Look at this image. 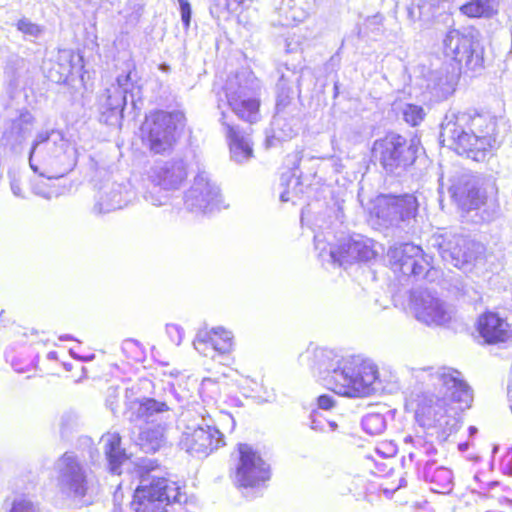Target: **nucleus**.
Returning <instances> with one entry per match:
<instances>
[{
    "instance_id": "obj_1",
    "label": "nucleus",
    "mask_w": 512,
    "mask_h": 512,
    "mask_svg": "<svg viewBox=\"0 0 512 512\" xmlns=\"http://www.w3.org/2000/svg\"><path fill=\"white\" fill-rule=\"evenodd\" d=\"M414 376L433 394L419 405L417 413L443 434L456 432L460 428V413L473 401L472 390L462 374L449 367H427L414 370Z\"/></svg>"
},
{
    "instance_id": "obj_2",
    "label": "nucleus",
    "mask_w": 512,
    "mask_h": 512,
    "mask_svg": "<svg viewBox=\"0 0 512 512\" xmlns=\"http://www.w3.org/2000/svg\"><path fill=\"white\" fill-rule=\"evenodd\" d=\"M137 467L140 485L131 502V508L135 512H164L167 505L186 501V495L175 482L156 473V467L151 460L142 459Z\"/></svg>"
},
{
    "instance_id": "obj_3",
    "label": "nucleus",
    "mask_w": 512,
    "mask_h": 512,
    "mask_svg": "<svg viewBox=\"0 0 512 512\" xmlns=\"http://www.w3.org/2000/svg\"><path fill=\"white\" fill-rule=\"evenodd\" d=\"M180 424L183 431L179 447L192 456L205 457L225 444L223 434L208 414L186 411L181 415Z\"/></svg>"
},
{
    "instance_id": "obj_4",
    "label": "nucleus",
    "mask_w": 512,
    "mask_h": 512,
    "mask_svg": "<svg viewBox=\"0 0 512 512\" xmlns=\"http://www.w3.org/2000/svg\"><path fill=\"white\" fill-rule=\"evenodd\" d=\"M448 192L452 201L463 213L480 210L483 221H491L498 212V203L494 197L482 188L480 178L470 172H459L450 180Z\"/></svg>"
},
{
    "instance_id": "obj_5",
    "label": "nucleus",
    "mask_w": 512,
    "mask_h": 512,
    "mask_svg": "<svg viewBox=\"0 0 512 512\" xmlns=\"http://www.w3.org/2000/svg\"><path fill=\"white\" fill-rule=\"evenodd\" d=\"M225 95L232 111L246 123L256 124L260 118L258 93L260 82L251 71L241 70L229 76Z\"/></svg>"
},
{
    "instance_id": "obj_6",
    "label": "nucleus",
    "mask_w": 512,
    "mask_h": 512,
    "mask_svg": "<svg viewBox=\"0 0 512 512\" xmlns=\"http://www.w3.org/2000/svg\"><path fill=\"white\" fill-rule=\"evenodd\" d=\"M428 249L436 251L444 262L457 268L471 264L484 253L481 243L447 229L430 236Z\"/></svg>"
},
{
    "instance_id": "obj_7",
    "label": "nucleus",
    "mask_w": 512,
    "mask_h": 512,
    "mask_svg": "<svg viewBox=\"0 0 512 512\" xmlns=\"http://www.w3.org/2000/svg\"><path fill=\"white\" fill-rule=\"evenodd\" d=\"M377 367L370 362L353 359L344 362L336 374L334 391L348 397H366L376 390Z\"/></svg>"
},
{
    "instance_id": "obj_8",
    "label": "nucleus",
    "mask_w": 512,
    "mask_h": 512,
    "mask_svg": "<svg viewBox=\"0 0 512 512\" xmlns=\"http://www.w3.org/2000/svg\"><path fill=\"white\" fill-rule=\"evenodd\" d=\"M419 140L412 138L407 141L401 135L391 132L384 139L374 143V151L380 154V162L389 173L397 169H405L416 159Z\"/></svg>"
},
{
    "instance_id": "obj_9",
    "label": "nucleus",
    "mask_w": 512,
    "mask_h": 512,
    "mask_svg": "<svg viewBox=\"0 0 512 512\" xmlns=\"http://www.w3.org/2000/svg\"><path fill=\"white\" fill-rule=\"evenodd\" d=\"M439 141L458 154L478 160V155L499 146L496 136L488 130H441Z\"/></svg>"
},
{
    "instance_id": "obj_10",
    "label": "nucleus",
    "mask_w": 512,
    "mask_h": 512,
    "mask_svg": "<svg viewBox=\"0 0 512 512\" xmlns=\"http://www.w3.org/2000/svg\"><path fill=\"white\" fill-rule=\"evenodd\" d=\"M411 303L415 318L427 326H444L455 317L454 307L428 290L414 292Z\"/></svg>"
},
{
    "instance_id": "obj_11",
    "label": "nucleus",
    "mask_w": 512,
    "mask_h": 512,
    "mask_svg": "<svg viewBox=\"0 0 512 512\" xmlns=\"http://www.w3.org/2000/svg\"><path fill=\"white\" fill-rule=\"evenodd\" d=\"M59 490L68 497L82 498L88 489L86 470L71 452H66L55 463Z\"/></svg>"
},
{
    "instance_id": "obj_12",
    "label": "nucleus",
    "mask_w": 512,
    "mask_h": 512,
    "mask_svg": "<svg viewBox=\"0 0 512 512\" xmlns=\"http://www.w3.org/2000/svg\"><path fill=\"white\" fill-rule=\"evenodd\" d=\"M376 252L370 239L361 236L344 238L336 246H331L328 252L322 251V261L347 268L357 261H369L374 258Z\"/></svg>"
},
{
    "instance_id": "obj_13",
    "label": "nucleus",
    "mask_w": 512,
    "mask_h": 512,
    "mask_svg": "<svg viewBox=\"0 0 512 512\" xmlns=\"http://www.w3.org/2000/svg\"><path fill=\"white\" fill-rule=\"evenodd\" d=\"M236 481L242 487H254L270 478L269 465L248 444H239Z\"/></svg>"
},
{
    "instance_id": "obj_14",
    "label": "nucleus",
    "mask_w": 512,
    "mask_h": 512,
    "mask_svg": "<svg viewBox=\"0 0 512 512\" xmlns=\"http://www.w3.org/2000/svg\"><path fill=\"white\" fill-rule=\"evenodd\" d=\"M221 195L218 186L211 182L206 172L194 178L193 185L185 195L186 207L196 213H208L219 208Z\"/></svg>"
},
{
    "instance_id": "obj_15",
    "label": "nucleus",
    "mask_w": 512,
    "mask_h": 512,
    "mask_svg": "<svg viewBox=\"0 0 512 512\" xmlns=\"http://www.w3.org/2000/svg\"><path fill=\"white\" fill-rule=\"evenodd\" d=\"M389 256L393 260L394 271H399L406 276H422L430 265L422 248L412 243H405L390 250Z\"/></svg>"
},
{
    "instance_id": "obj_16",
    "label": "nucleus",
    "mask_w": 512,
    "mask_h": 512,
    "mask_svg": "<svg viewBox=\"0 0 512 512\" xmlns=\"http://www.w3.org/2000/svg\"><path fill=\"white\" fill-rule=\"evenodd\" d=\"M187 178L186 164L183 160L167 161L156 165L148 172V181L153 184V190L178 189Z\"/></svg>"
},
{
    "instance_id": "obj_17",
    "label": "nucleus",
    "mask_w": 512,
    "mask_h": 512,
    "mask_svg": "<svg viewBox=\"0 0 512 512\" xmlns=\"http://www.w3.org/2000/svg\"><path fill=\"white\" fill-rule=\"evenodd\" d=\"M132 88L133 83L131 82L130 73L119 75L116 82L105 88L103 93L99 95L98 101L101 109L113 110L122 114L128 101V94H130L131 101L134 104L133 95L131 94Z\"/></svg>"
},
{
    "instance_id": "obj_18",
    "label": "nucleus",
    "mask_w": 512,
    "mask_h": 512,
    "mask_svg": "<svg viewBox=\"0 0 512 512\" xmlns=\"http://www.w3.org/2000/svg\"><path fill=\"white\" fill-rule=\"evenodd\" d=\"M473 37L457 29L449 30L443 39V51L452 60L469 65L475 52Z\"/></svg>"
},
{
    "instance_id": "obj_19",
    "label": "nucleus",
    "mask_w": 512,
    "mask_h": 512,
    "mask_svg": "<svg viewBox=\"0 0 512 512\" xmlns=\"http://www.w3.org/2000/svg\"><path fill=\"white\" fill-rule=\"evenodd\" d=\"M193 344L204 356H209V351L226 354L232 350L233 336L231 332L218 327L211 331H199Z\"/></svg>"
},
{
    "instance_id": "obj_20",
    "label": "nucleus",
    "mask_w": 512,
    "mask_h": 512,
    "mask_svg": "<svg viewBox=\"0 0 512 512\" xmlns=\"http://www.w3.org/2000/svg\"><path fill=\"white\" fill-rule=\"evenodd\" d=\"M477 329L480 336L489 344L506 342L512 338V330L507 321L493 312L479 317Z\"/></svg>"
},
{
    "instance_id": "obj_21",
    "label": "nucleus",
    "mask_w": 512,
    "mask_h": 512,
    "mask_svg": "<svg viewBox=\"0 0 512 512\" xmlns=\"http://www.w3.org/2000/svg\"><path fill=\"white\" fill-rule=\"evenodd\" d=\"M287 72V74H281L277 83L275 118L286 119L287 116H291L295 111L293 85L298 82L299 78L294 71L287 69Z\"/></svg>"
},
{
    "instance_id": "obj_22",
    "label": "nucleus",
    "mask_w": 512,
    "mask_h": 512,
    "mask_svg": "<svg viewBox=\"0 0 512 512\" xmlns=\"http://www.w3.org/2000/svg\"><path fill=\"white\" fill-rule=\"evenodd\" d=\"M176 132L177 130H138L135 136L142 147L154 154H161L173 148L179 137Z\"/></svg>"
},
{
    "instance_id": "obj_23",
    "label": "nucleus",
    "mask_w": 512,
    "mask_h": 512,
    "mask_svg": "<svg viewBox=\"0 0 512 512\" xmlns=\"http://www.w3.org/2000/svg\"><path fill=\"white\" fill-rule=\"evenodd\" d=\"M126 203L123 186L117 183H106L100 188L93 210L97 214L108 213L123 208Z\"/></svg>"
},
{
    "instance_id": "obj_24",
    "label": "nucleus",
    "mask_w": 512,
    "mask_h": 512,
    "mask_svg": "<svg viewBox=\"0 0 512 512\" xmlns=\"http://www.w3.org/2000/svg\"><path fill=\"white\" fill-rule=\"evenodd\" d=\"M274 5L282 25L300 23L308 17L307 0H274Z\"/></svg>"
},
{
    "instance_id": "obj_25",
    "label": "nucleus",
    "mask_w": 512,
    "mask_h": 512,
    "mask_svg": "<svg viewBox=\"0 0 512 512\" xmlns=\"http://www.w3.org/2000/svg\"><path fill=\"white\" fill-rule=\"evenodd\" d=\"M423 476L430 485L431 491L446 494L453 488V473L444 466H435V462H427L424 466Z\"/></svg>"
},
{
    "instance_id": "obj_26",
    "label": "nucleus",
    "mask_w": 512,
    "mask_h": 512,
    "mask_svg": "<svg viewBox=\"0 0 512 512\" xmlns=\"http://www.w3.org/2000/svg\"><path fill=\"white\" fill-rule=\"evenodd\" d=\"M100 444L110 471L120 474V466L127 460V454L121 447V437L117 433H107L101 437Z\"/></svg>"
},
{
    "instance_id": "obj_27",
    "label": "nucleus",
    "mask_w": 512,
    "mask_h": 512,
    "mask_svg": "<svg viewBox=\"0 0 512 512\" xmlns=\"http://www.w3.org/2000/svg\"><path fill=\"white\" fill-rule=\"evenodd\" d=\"M226 138L232 160L243 163L253 156L252 143L245 130H228Z\"/></svg>"
},
{
    "instance_id": "obj_28",
    "label": "nucleus",
    "mask_w": 512,
    "mask_h": 512,
    "mask_svg": "<svg viewBox=\"0 0 512 512\" xmlns=\"http://www.w3.org/2000/svg\"><path fill=\"white\" fill-rule=\"evenodd\" d=\"M185 113L181 110L167 112L155 110L146 115L145 125L148 128H178L186 125Z\"/></svg>"
},
{
    "instance_id": "obj_29",
    "label": "nucleus",
    "mask_w": 512,
    "mask_h": 512,
    "mask_svg": "<svg viewBox=\"0 0 512 512\" xmlns=\"http://www.w3.org/2000/svg\"><path fill=\"white\" fill-rule=\"evenodd\" d=\"M73 53L71 50H60L58 52V60L64 61V64H54L53 60L45 62L43 69L46 77L54 83L65 82L73 69Z\"/></svg>"
},
{
    "instance_id": "obj_30",
    "label": "nucleus",
    "mask_w": 512,
    "mask_h": 512,
    "mask_svg": "<svg viewBox=\"0 0 512 512\" xmlns=\"http://www.w3.org/2000/svg\"><path fill=\"white\" fill-rule=\"evenodd\" d=\"M165 427L161 424L146 426L141 429L136 444L146 453L158 451L165 443Z\"/></svg>"
},
{
    "instance_id": "obj_31",
    "label": "nucleus",
    "mask_w": 512,
    "mask_h": 512,
    "mask_svg": "<svg viewBox=\"0 0 512 512\" xmlns=\"http://www.w3.org/2000/svg\"><path fill=\"white\" fill-rule=\"evenodd\" d=\"M51 137H53L52 143L53 146H55L53 152L56 156L59 153H65L69 148V142L64 139L63 134L59 130H52L51 133H49L48 131L39 133L33 142L29 157L30 167L35 172L38 171V168L32 163V157L41 145H50Z\"/></svg>"
},
{
    "instance_id": "obj_32",
    "label": "nucleus",
    "mask_w": 512,
    "mask_h": 512,
    "mask_svg": "<svg viewBox=\"0 0 512 512\" xmlns=\"http://www.w3.org/2000/svg\"><path fill=\"white\" fill-rule=\"evenodd\" d=\"M3 123L10 128H24L37 124V120L32 111L26 107H16L9 104L5 107L2 114Z\"/></svg>"
},
{
    "instance_id": "obj_33",
    "label": "nucleus",
    "mask_w": 512,
    "mask_h": 512,
    "mask_svg": "<svg viewBox=\"0 0 512 512\" xmlns=\"http://www.w3.org/2000/svg\"><path fill=\"white\" fill-rule=\"evenodd\" d=\"M336 358L337 356L330 350L316 349L312 368L323 378L331 373V378L336 383V374L340 372L342 368V366L339 365V360Z\"/></svg>"
},
{
    "instance_id": "obj_34",
    "label": "nucleus",
    "mask_w": 512,
    "mask_h": 512,
    "mask_svg": "<svg viewBox=\"0 0 512 512\" xmlns=\"http://www.w3.org/2000/svg\"><path fill=\"white\" fill-rule=\"evenodd\" d=\"M485 115H480L476 110H469L465 112H456L450 110L444 118V122L441 124V128L444 126H456L458 128H465L467 126H476L483 128Z\"/></svg>"
},
{
    "instance_id": "obj_35",
    "label": "nucleus",
    "mask_w": 512,
    "mask_h": 512,
    "mask_svg": "<svg viewBox=\"0 0 512 512\" xmlns=\"http://www.w3.org/2000/svg\"><path fill=\"white\" fill-rule=\"evenodd\" d=\"M388 201V205L396 210L399 222L414 218L418 211V201L412 194L388 195Z\"/></svg>"
},
{
    "instance_id": "obj_36",
    "label": "nucleus",
    "mask_w": 512,
    "mask_h": 512,
    "mask_svg": "<svg viewBox=\"0 0 512 512\" xmlns=\"http://www.w3.org/2000/svg\"><path fill=\"white\" fill-rule=\"evenodd\" d=\"M133 413L138 419L145 421H154V419L169 411V407L165 402L157 401L153 398H142L141 400L135 401L132 405Z\"/></svg>"
},
{
    "instance_id": "obj_37",
    "label": "nucleus",
    "mask_w": 512,
    "mask_h": 512,
    "mask_svg": "<svg viewBox=\"0 0 512 512\" xmlns=\"http://www.w3.org/2000/svg\"><path fill=\"white\" fill-rule=\"evenodd\" d=\"M497 0H471L460 7L461 12L471 18L491 17L497 12Z\"/></svg>"
},
{
    "instance_id": "obj_38",
    "label": "nucleus",
    "mask_w": 512,
    "mask_h": 512,
    "mask_svg": "<svg viewBox=\"0 0 512 512\" xmlns=\"http://www.w3.org/2000/svg\"><path fill=\"white\" fill-rule=\"evenodd\" d=\"M281 187H283L282 192L280 193V200L282 202H293L295 203V199L299 198V194L302 192L300 186V181L295 175L291 172L284 173L281 176Z\"/></svg>"
},
{
    "instance_id": "obj_39",
    "label": "nucleus",
    "mask_w": 512,
    "mask_h": 512,
    "mask_svg": "<svg viewBox=\"0 0 512 512\" xmlns=\"http://www.w3.org/2000/svg\"><path fill=\"white\" fill-rule=\"evenodd\" d=\"M32 191L35 195L43 197L47 200L58 197L61 194L59 188L51 184L50 178H44L43 174L32 183Z\"/></svg>"
},
{
    "instance_id": "obj_40",
    "label": "nucleus",
    "mask_w": 512,
    "mask_h": 512,
    "mask_svg": "<svg viewBox=\"0 0 512 512\" xmlns=\"http://www.w3.org/2000/svg\"><path fill=\"white\" fill-rule=\"evenodd\" d=\"M389 202L388 195L380 196L377 202L376 215L385 224L396 225L399 223V216H397L396 210L388 205Z\"/></svg>"
},
{
    "instance_id": "obj_41",
    "label": "nucleus",
    "mask_w": 512,
    "mask_h": 512,
    "mask_svg": "<svg viewBox=\"0 0 512 512\" xmlns=\"http://www.w3.org/2000/svg\"><path fill=\"white\" fill-rule=\"evenodd\" d=\"M294 136L293 130H267L264 146L266 149L278 148L285 142L290 141Z\"/></svg>"
},
{
    "instance_id": "obj_42",
    "label": "nucleus",
    "mask_w": 512,
    "mask_h": 512,
    "mask_svg": "<svg viewBox=\"0 0 512 512\" xmlns=\"http://www.w3.org/2000/svg\"><path fill=\"white\" fill-rule=\"evenodd\" d=\"M363 429L370 435H379L386 428L385 417L379 413L367 414L362 419Z\"/></svg>"
},
{
    "instance_id": "obj_43",
    "label": "nucleus",
    "mask_w": 512,
    "mask_h": 512,
    "mask_svg": "<svg viewBox=\"0 0 512 512\" xmlns=\"http://www.w3.org/2000/svg\"><path fill=\"white\" fill-rule=\"evenodd\" d=\"M402 114L405 122L411 126L419 125L425 116L423 108L414 104H406Z\"/></svg>"
},
{
    "instance_id": "obj_44",
    "label": "nucleus",
    "mask_w": 512,
    "mask_h": 512,
    "mask_svg": "<svg viewBox=\"0 0 512 512\" xmlns=\"http://www.w3.org/2000/svg\"><path fill=\"white\" fill-rule=\"evenodd\" d=\"M167 190L161 189L160 192L157 190H153V184L148 181L146 191L144 192V199L151 203L154 206H161L164 205L167 200L168 196L166 194Z\"/></svg>"
},
{
    "instance_id": "obj_45",
    "label": "nucleus",
    "mask_w": 512,
    "mask_h": 512,
    "mask_svg": "<svg viewBox=\"0 0 512 512\" xmlns=\"http://www.w3.org/2000/svg\"><path fill=\"white\" fill-rule=\"evenodd\" d=\"M16 27L18 31H20L24 36L29 38H37L43 32V28L41 26H39L36 23H33L28 18L20 19L17 22Z\"/></svg>"
},
{
    "instance_id": "obj_46",
    "label": "nucleus",
    "mask_w": 512,
    "mask_h": 512,
    "mask_svg": "<svg viewBox=\"0 0 512 512\" xmlns=\"http://www.w3.org/2000/svg\"><path fill=\"white\" fill-rule=\"evenodd\" d=\"M8 512H39L38 506L28 497H16Z\"/></svg>"
},
{
    "instance_id": "obj_47",
    "label": "nucleus",
    "mask_w": 512,
    "mask_h": 512,
    "mask_svg": "<svg viewBox=\"0 0 512 512\" xmlns=\"http://www.w3.org/2000/svg\"><path fill=\"white\" fill-rule=\"evenodd\" d=\"M122 114L117 111L102 109L99 117V122L102 125L117 127L121 126Z\"/></svg>"
},
{
    "instance_id": "obj_48",
    "label": "nucleus",
    "mask_w": 512,
    "mask_h": 512,
    "mask_svg": "<svg viewBox=\"0 0 512 512\" xmlns=\"http://www.w3.org/2000/svg\"><path fill=\"white\" fill-rule=\"evenodd\" d=\"M326 424L327 420L323 417V415L314 410L310 414V428L317 432H326Z\"/></svg>"
},
{
    "instance_id": "obj_49",
    "label": "nucleus",
    "mask_w": 512,
    "mask_h": 512,
    "mask_svg": "<svg viewBox=\"0 0 512 512\" xmlns=\"http://www.w3.org/2000/svg\"><path fill=\"white\" fill-rule=\"evenodd\" d=\"M180 5V12H181V20L185 27V29H188L191 22V16H192V9L191 5L188 0H178Z\"/></svg>"
},
{
    "instance_id": "obj_50",
    "label": "nucleus",
    "mask_w": 512,
    "mask_h": 512,
    "mask_svg": "<svg viewBox=\"0 0 512 512\" xmlns=\"http://www.w3.org/2000/svg\"><path fill=\"white\" fill-rule=\"evenodd\" d=\"M166 331L173 343L179 345L182 342L183 330L179 326L175 324L167 325Z\"/></svg>"
},
{
    "instance_id": "obj_51",
    "label": "nucleus",
    "mask_w": 512,
    "mask_h": 512,
    "mask_svg": "<svg viewBox=\"0 0 512 512\" xmlns=\"http://www.w3.org/2000/svg\"><path fill=\"white\" fill-rule=\"evenodd\" d=\"M480 115H485L486 117L484 118V125L483 127H496V126H499V125H505V122H504V118L502 117H496V116H492L490 113L488 112H485V113H480Z\"/></svg>"
},
{
    "instance_id": "obj_52",
    "label": "nucleus",
    "mask_w": 512,
    "mask_h": 512,
    "mask_svg": "<svg viewBox=\"0 0 512 512\" xmlns=\"http://www.w3.org/2000/svg\"><path fill=\"white\" fill-rule=\"evenodd\" d=\"M318 407L323 410H329L334 406V399L330 395H321L317 399Z\"/></svg>"
},
{
    "instance_id": "obj_53",
    "label": "nucleus",
    "mask_w": 512,
    "mask_h": 512,
    "mask_svg": "<svg viewBox=\"0 0 512 512\" xmlns=\"http://www.w3.org/2000/svg\"><path fill=\"white\" fill-rule=\"evenodd\" d=\"M11 190L13 192V194L17 197H24L23 193H22V189H21V183H20V179L16 178L15 176H13L11 178Z\"/></svg>"
},
{
    "instance_id": "obj_54",
    "label": "nucleus",
    "mask_w": 512,
    "mask_h": 512,
    "mask_svg": "<svg viewBox=\"0 0 512 512\" xmlns=\"http://www.w3.org/2000/svg\"><path fill=\"white\" fill-rule=\"evenodd\" d=\"M76 421V416L73 413H65L61 417V426L68 427Z\"/></svg>"
},
{
    "instance_id": "obj_55",
    "label": "nucleus",
    "mask_w": 512,
    "mask_h": 512,
    "mask_svg": "<svg viewBox=\"0 0 512 512\" xmlns=\"http://www.w3.org/2000/svg\"><path fill=\"white\" fill-rule=\"evenodd\" d=\"M338 425L334 421H327L326 429L327 431H335L337 429Z\"/></svg>"
},
{
    "instance_id": "obj_56",
    "label": "nucleus",
    "mask_w": 512,
    "mask_h": 512,
    "mask_svg": "<svg viewBox=\"0 0 512 512\" xmlns=\"http://www.w3.org/2000/svg\"><path fill=\"white\" fill-rule=\"evenodd\" d=\"M159 69L162 71V72H165V73H168L170 71V66L166 63H162L159 65Z\"/></svg>"
},
{
    "instance_id": "obj_57",
    "label": "nucleus",
    "mask_w": 512,
    "mask_h": 512,
    "mask_svg": "<svg viewBox=\"0 0 512 512\" xmlns=\"http://www.w3.org/2000/svg\"><path fill=\"white\" fill-rule=\"evenodd\" d=\"M53 62H54V64H57V65H61V64H64V63H65L64 61H59V60H58V55L56 56V60H55V61H53Z\"/></svg>"
},
{
    "instance_id": "obj_58",
    "label": "nucleus",
    "mask_w": 512,
    "mask_h": 512,
    "mask_svg": "<svg viewBox=\"0 0 512 512\" xmlns=\"http://www.w3.org/2000/svg\"><path fill=\"white\" fill-rule=\"evenodd\" d=\"M61 340H64V339H71V337L69 335H66V336H61L60 337Z\"/></svg>"
},
{
    "instance_id": "obj_59",
    "label": "nucleus",
    "mask_w": 512,
    "mask_h": 512,
    "mask_svg": "<svg viewBox=\"0 0 512 512\" xmlns=\"http://www.w3.org/2000/svg\"><path fill=\"white\" fill-rule=\"evenodd\" d=\"M470 432H471V434L476 432V428L475 427H470Z\"/></svg>"
},
{
    "instance_id": "obj_60",
    "label": "nucleus",
    "mask_w": 512,
    "mask_h": 512,
    "mask_svg": "<svg viewBox=\"0 0 512 512\" xmlns=\"http://www.w3.org/2000/svg\"><path fill=\"white\" fill-rule=\"evenodd\" d=\"M507 390H508V394H510L511 393V386L510 385H508Z\"/></svg>"
},
{
    "instance_id": "obj_61",
    "label": "nucleus",
    "mask_w": 512,
    "mask_h": 512,
    "mask_svg": "<svg viewBox=\"0 0 512 512\" xmlns=\"http://www.w3.org/2000/svg\"><path fill=\"white\" fill-rule=\"evenodd\" d=\"M509 474L512 475V467L508 468Z\"/></svg>"
},
{
    "instance_id": "obj_62",
    "label": "nucleus",
    "mask_w": 512,
    "mask_h": 512,
    "mask_svg": "<svg viewBox=\"0 0 512 512\" xmlns=\"http://www.w3.org/2000/svg\"><path fill=\"white\" fill-rule=\"evenodd\" d=\"M114 512H116V510Z\"/></svg>"
}]
</instances>
